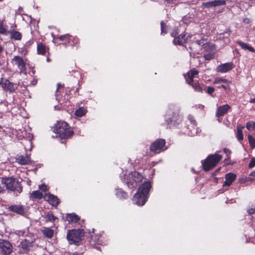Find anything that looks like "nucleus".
<instances>
[{
	"mask_svg": "<svg viewBox=\"0 0 255 255\" xmlns=\"http://www.w3.org/2000/svg\"><path fill=\"white\" fill-rule=\"evenodd\" d=\"M11 63L16 65L20 70L21 73L25 72V62L22 57L19 56H15L11 60Z\"/></svg>",
	"mask_w": 255,
	"mask_h": 255,
	"instance_id": "1a4fd4ad",
	"label": "nucleus"
},
{
	"mask_svg": "<svg viewBox=\"0 0 255 255\" xmlns=\"http://www.w3.org/2000/svg\"><path fill=\"white\" fill-rule=\"evenodd\" d=\"M178 30L177 29H174L173 31L171 33V36L175 37H177V35L178 34Z\"/></svg>",
	"mask_w": 255,
	"mask_h": 255,
	"instance_id": "79ce46f5",
	"label": "nucleus"
},
{
	"mask_svg": "<svg viewBox=\"0 0 255 255\" xmlns=\"http://www.w3.org/2000/svg\"><path fill=\"white\" fill-rule=\"evenodd\" d=\"M248 212L250 215L255 213V208H252L249 209L248 210Z\"/></svg>",
	"mask_w": 255,
	"mask_h": 255,
	"instance_id": "de8ad7c7",
	"label": "nucleus"
},
{
	"mask_svg": "<svg viewBox=\"0 0 255 255\" xmlns=\"http://www.w3.org/2000/svg\"><path fill=\"white\" fill-rule=\"evenodd\" d=\"M46 218L47 221L50 222H54L57 219V218L53 215L52 212H49L46 214Z\"/></svg>",
	"mask_w": 255,
	"mask_h": 255,
	"instance_id": "72a5a7b5",
	"label": "nucleus"
},
{
	"mask_svg": "<svg viewBox=\"0 0 255 255\" xmlns=\"http://www.w3.org/2000/svg\"><path fill=\"white\" fill-rule=\"evenodd\" d=\"M129 177L133 178L134 181L131 183L129 182L130 188L132 189L135 188L137 186V183L141 182L143 179V176L137 171L131 172L129 173Z\"/></svg>",
	"mask_w": 255,
	"mask_h": 255,
	"instance_id": "ddd939ff",
	"label": "nucleus"
},
{
	"mask_svg": "<svg viewBox=\"0 0 255 255\" xmlns=\"http://www.w3.org/2000/svg\"><path fill=\"white\" fill-rule=\"evenodd\" d=\"M79 44V39L76 36L70 35L68 42V45L78 47Z\"/></svg>",
	"mask_w": 255,
	"mask_h": 255,
	"instance_id": "c85d7f7f",
	"label": "nucleus"
},
{
	"mask_svg": "<svg viewBox=\"0 0 255 255\" xmlns=\"http://www.w3.org/2000/svg\"><path fill=\"white\" fill-rule=\"evenodd\" d=\"M42 233L46 237L51 239L53 237L54 231L49 228L44 227L42 230Z\"/></svg>",
	"mask_w": 255,
	"mask_h": 255,
	"instance_id": "cd10ccee",
	"label": "nucleus"
},
{
	"mask_svg": "<svg viewBox=\"0 0 255 255\" xmlns=\"http://www.w3.org/2000/svg\"><path fill=\"white\" fill-rule=\"evenodd\" d=\"M53 131L59 134L60 138L67 139L72 136L74 131L65 122L59 121L53 127Z\"/></svg>",
	"mask_w": 255,
	"mask_h": 255,
	"instance_id": "7ed1b4c3",
	"label": "nucleus"
},
{
	"mask_svg": "<svg viewBox=\"0 0 255 255\" xmlns=\"http://www.w3.org/2000/svg\"><path fill=\"white\" fill-rule=\"evenodd\" d=\"M116 195L120 199H126L128 197V194L122 189H117Z\"/></svg>",
	"mask_w": 255,
	"mask_h": 255,
	"instance_id": "2f4dec72",
	"label": "nucleus"
},
{
	"mask_svg": "<svg viewBox=\"0 0 255 255\" xmlns=\"http://www.w3.org/2000/svg\"><path fill=\"white\" fill-rule=\"evenodd\" d=\"M229 158H230V157H227V158H226V159L224 160V163H225V164H231V163H230V162H229Z\"/></svg>",
	"mask_w": 255,
	"mask_h": 255,
	"instance_id": "864d4df0",
	"label": "nucleus"
},
{
	"mask_svg": "<svg viewBox=\"0 0 255 255\" xmlns=\"http://www.w3.org/2000/svg\"><path fill=\"white\" fill-rule=\"evenodd\" d=\"M8 210L20 215H23L25 213V208L21 205H11L8 207Z\"/></svg>",
	"mask_w": 255,
	"mask_h": 255,
	"instance_id": "f3484780",
	"label": "nucleus"
},
{
	"mask_svg": "<svg viewBox=\"0 0 255 255\" xmlns=\"http://www.w3.org/2000/svg\"><path fill=\"white\" fill-rule=\"evenodd\" d=\"M250 175L251 176H253L254 177V178H255V171H254V172H252L251 174H250Z\"/></svg>",
	"mask_w": 255,
	"mask_h": 255,
	"instance_id": "6e6d98bb",
	"label": "nucleus"
},
{
	"mask_svg": "<svg viewBox=\"0 0 255 255\" xmlns=\"http://www.w3.org/2000/svg\"><path fill=\"white\" fill-rule=\"evenodd\" d=\"M12 245L6 241L0 242V252L3 255H9L12 252Z\"/></svg>",
	"mask_w": 255,
	"mask_h": 255,
	"instance_id": "9d476101",
	"label": "nucleus"
},
{
	"mask_svg": "<svg viewBox=\"0 0 255 255\" xmlns=\"http://www.w3.org/2000/svg\"><path fill=\"white\" fill-rule=\"evenodd\" d=\"M245 128L244 126L241 125H238L237 127V131L236 132V137L240 141L244 139L243 129Z\"/></svg>",
	"mask_w": 255,
	"mask_h": 255,
	"instance_id": "aec40b11",
	"label": "nucleus"
},
{
	"mask_svg": "<svg viewBox=\"0 0 255 255\" xmlns=\"http://www.w3.org/2000/svg\"><path fill=\"white\" fill-rule=\"evenodd\" d=\"M37 52L39 54L44 55L46 52V46L42 43L37 44Z\"/></svg>",
	"mask_w": 255,
	"mask_h": 255,
	"instance_id": "c756f323",
	"label": "nucleus"
},
{
	"mask_svg": "<svg viewBox=\"0 0 255 255\" xmlns=\"http://www.w3.org/2000/svg\"><path fill=\"white\" fill-rule=\"evenodd\" d=\"M181 120L179 110L174 106H170L166 115V121L169 127L179 124Z\"/></svg>",
	"mask_w": 255,
	"mask_h": 255,
	"instance_id": "20e7f679",
	"label": "nucleus"
},
{
	"mask_svg": "<svg viewBox=\"0 0 255 255\" xmlns=\"http://www.w3.org/2000/svg\"><path fill=\"white\" fill-rule=\"evenodd\" d=\"M203 5L205 7L208 8L212 7H214V1L204 2L203 3Z\"/></svg>",
	"mask_w": 255,
	"mask_h": 255,
	"instance_id": "58836bf2",
	"label": "nucleus"
},
{
	"mask_svg": "<svg viewBox=\"0 0 255 255\" xmlns=\"http://www.w3.org/2000/svg\"><path fill=\"white\" fill-rule=\"evenodd\" d=\"M167 3H174L178 0H165Z\"/></svg>",
	"mask_w": 255,
	"mask_h": 255,
	"instance_id": "603ef678",
	"label": "nucleus"
},
{
	"mask_svg": "<svg viewBox=\"0 0 255 255\" xmlns=\"http://www.w3.org/2000/svg\"><path fill=\"white\" fill-rule=\"evenodd\" d=\"M44 199L45 201H48L49 204L55 207L57 206L60 202L58 197L52 194H46L44 195Z\"/></svg>",
	"mask_w": 255,
	"mask_h": 255,
	"instance_id": "dca6fc26",
	"label": "nucleus"
},
{
	"mask_svg": "<svg viewBox=\"0 0 255 255\" xmlns=\"http://www.w3.org/2000/svg\"><path fill=\"white\" fill-rule=\"evenodd\" d=\"M66 218L69 223H77L80 220L78 215L74 213L67 214Z\"/></svg>",
	"mask_w": 255,
	"mask_h": 255,
	"instance_id": "5701e85b",
	"label": "nucleus"
},
{
	"mask_svg": "<svg viewBox=\"0 0 255 255\" xmlns=\"http://www.w3.org/2000/svg\"><path fill=\"white\" fill-rule=\"evenodd\" d=\"M224 152L226 154L227 157H229L231 153V151L228 149L224 148Z\"/></svg>",
	"mask_w": 255,
	"mask_h": 255,
	"instance_id": "49530a36",
	"label": "nucleus"
},
{
	"mask_svg": "<svg viewBox=\"0 0 255 255\" xmlns=\"http://www.w3.org/2000/svg\"><path fill=\"white\" fill-rule=\"evenodd\" d=\"M70 38V35L69 34H65L63 35H61L59 37L60 40L63 41V44L65 46L68 45V42L69 41V39Z\"/></svg>",
	"mask_w": 255,
	"mask_h": 255,
	"instance_id": "7c9ffc66",
	"label": "nucleus"
},
{
	"mask_svg": "<svg viewBox=\"0 0 255 255\" xmlns=\"http://www.w3.org/2000/svg\"><path fill=\"white\" fill-rule=\"evenodd\" d=\"M63 85H61L60 83H58L57 85V90L56 92L58 93L61 89H63Z\"/></svg>",
	"mask_w": 255,
	"mask_h": 255,
	"instance_id": "09e8293b",
	"label": "nucleus"
},
{
	"mask_svg": "<svg viewBox=\"0 0 255 255\" xmlns=\"http://www.w3.org/2000/svg\"><path fill=\"white\" fill-rule=\"evenodd\" d=\"M243 21L245 23H249L250 22V20L248 18H246L244 19Z\"/></svg>",
	"mask_w": 255,
	"mask_h": 255,
	"instance_id": "5fc2aeb1",
	"label": "nucleus"
},
{
	"mask_svg": "<svg viewBox=\"0 0 255 255\" xmlns=\"http://www.w3.org/2000/svg\"><path fill=\"white\" fill-rule=\"evenodd\" d=\"M43 197L44 198L43 195L38 190L33 191L29 196L30 199L32 200L41 199Z\"/></svg>",
	"mask_w": 255,
	"mask_h": 255,
	"instance_id": "4be33fe9",
	"label": "nucleus"
},
{
	"mask_svg": "<svg viewBox=\"0 0 255 255\" xmlns=\"http://www.w3.org/2000/svg\"><path fill=\"white\" fill-rule=\"evenodd\" d=\"M76 92H78V89L76 90Z\"/></svg>",
	"mask_w": 255,
	"mask_h": 255,
	"instance_id": "13d9d810",
	"label": "nucleus"
},
{
	"mask_svg": "<svg viewBox=\"0 0 255 255\" xmlns=\"http://www.w3.org/2000/svg\"><path fill=\"white\" fill-rule=\"evenodd\" d=\"M0 84L5 91H7L9 92H13L15 90L14 85L7 79H4L2 78H1L0 80Z\"/></svg>",
	"mask_w": 255,
	"mask_h": 255,
	"instance_id": "4468645a",
	"label": "nucleus"
},
{
	"mask_svg": "<svg viewBox=\"0 0 255 255\" xmlns=\"http://www.w3.org/2000/svg\"><path fill=\"white\" fill-rule=\"evenodd\" d=\"M5 192V189L4 187L0 185V193H4Z\"/></svg>",
	"mask_w": 255,
	"mask_h": 255,
	"instance_id": "3c124183",
	"label": "nucleus"
},
{
	"mask_svg": "<svg viewBox=\"0 0 255 255\" xmlns=\"http://www.w3.org/2000/svg\"><path fill=\"white\" fill-rule=\"evenodd\" d=\"M0 33L4 35H7L8 31H7L5 26L3 24L2 20L0 19Z\"/></svg>",
	"mask_w": 255,
	"mask_h": 255,
	"instance_id": "c9c22d12",
	"label": "nucleus"
},
{
	"mask_svg": "<svg viewBox=\"0 0 255 255\" xmlns=\"http://www.w3.org/2000/svg\"><path fill=\"white\" fill-rule=\"evenodd\" d=\"M186 42V38L185 34H181L176 37L173 40V43L175 45H182Z\"/></svg>",
	"mask_w": 255,
	"mask_h": 255,
	"instance_id": "412c9836",
	"label": "nucleus"
},
{
	"mask_svg": "<svg viewBox=\"0 0 255 255\" xmlns=\"http://www.w3.org/2000/svg\"><path fill=\"white\" fill-rule=\"evenodd\" d=\"M161 34H165L166 33V25L164 21L161 22Z\"/></svg>",
	"mask_w": 255,
	"mask_h": 255,
	"instance_id": "a19ab883",
	"label": "nucleus"
},
{
	"mask_svg": "<svg viewBox=\"0 0 255 255\" xmlns=\"http://www.w3.org/2000/svg\"><path fill=\"white\" fill-rule=\"evenodd\" d=\"M226 3V1L225 0H214V7L225 5Z\"/></svg>",
	"mask_w": 255,
	"mask_h": 255,
	"instance_id": "4c0bfd02",
	"label": "nucleus"
},
{
	"mask_svg": "<svg viewBox=\"0 0 255 255\" xmlns=\"http://www.w3.org/2000/svg\"><path fill=\"white\" fill-rule=\"evenodd\" d=\"M222 155L216 152L214 154L209 155L207 158L202 161V166L205 171H209L215 167L222 159Z\"/></svg>",
	"mask_w": 255,
	"mask_h": 255,
	"instance_id": "39448f33",
	"label": "nucleus"
},
{
	"mask_svg": "<svg viewBox=\"0 0 255 255\" xmlns=\"http://www.w3.org/2000/svg\"><path fill=\"white\" fill-rule=\"evenodd\" d=\"M134 181V178H130L129 177V173L127 177L126 180H125L126 183L127 184V186L129 188H130V186H129L130 183L129 182H130L131 183L132 181Z\"/></svg>",
	"mask_w": 255,
	"mask_h": 255,
	"instance_id": "ea45409f",
	"label": "nucleus"
},
{
	"mask_svg": "<svg viewBox=\"0 0 255 255\" xmlns=\"http://www.w3.org/2000/svg\"><path fill=\"white\" fill-rule=\"evenodd\" d=\"M231 83V81L222 77L216 78L214 82V84L219 85L217 87L218 89L223 88L225 91L230 90L231 88L230 84Z\"/></svg>",
	"mask_w": 255,
	"mask_h": 255,
	"instance_id": "6e6552de",
	"label": "nucleus"
},
{
	"mask_svg": "<svg viewBox=\"0 0 255 255\" xmlns=\"http://www.w3.org/2000/svg\"><path fill=\"white\" fill-rule=\"evenodd\" d=\"M250 102L252 103H255V99H252L250 100Z\"/></svg>",
	"mask_w": 255,
	"mask_h": 255,
	"instance_id": "4d7b16f0",
	"label": "nucleus"
},
{
	"mask_svg": "<svg viewBox=\"0 0 255 255\" xmlns=\"http://www.w3.org/2000/svg\"><path fill=\"white\" fill-rule=\"evenodd\" d=\"M0 182L6 189L16 193V195L22 191V186L21 182L17 178L13 177L0 178Z\"/></svg>",
	"mask_w": 255,
	"mask_h": 255,
	"instance_id": "f03ea898",
	"label": "nucleus"
},
{
	"mask_svg": "<svg viewBox=\"0 0 255 255\" xmlns=\"http://www.w3.org/2000/svg\"><path fill=\"white\" fill-rule=\"evenodd\" d=\"M33 247V242H29L27 240L22 241L18 246L20 253L26 254L30 251Z\"/></svg>",
	"mask_w": 255,
	"mask_h": 255,
	"instance_id": "9b49d317",
	"label": "nucleus"
},
{
	"mask_svg": "<svg viewBox=\"0 0 255 255\" xmlns=\"http://www.w3.org/2000/svg\"><path fill=\"white\" fill-rule=\"evenodd\" d=\"M198 74V71L195 68H193L189 71L184 75L187 83L189 85H191V83L193 82V79L196 77Z\"/></svg>",
	"mask_w": 255,
	"mask_h": 255,
	"instance_id": "2eb2a0df",
	"label": "nucleus"
},
{
	"mask_svg": "<svg viewBox=\"0 0 255 255\" xmlns=\"http://www.w3.org/2000/svg\"><path fill=\"white\" fill-rule=\"evenodd\" d=\"M189 119L191 121V122L194 125H195L196 124V121L193 119V118L191 116L189 117Z\"/></svg>",
	"mask_w": 255,
	"mask_h": 255,
	"instance_id": "8fccbe9b",
	"label": "nucleus"
},
{
	"mask_svg": "<svg viewBox=\"0 0 255 255\" xmlns=\"http://www.w3.org/2000/svg\"><path fill=\"white\" fill-rule=\"evenodd\" d=\"M234 68V65L232 62L226 63L219 65L217 67V71L220 73H226L232 70Z\"/></svg>",
	"mask_w": 255,
	"mask_h": 255,
	"instance_id": "a211bd4d",
	"label": "nucleus"
},
{
	"mask_svg": "<svg viewBox=\"0 0 255 255\" xmlns=\"http://www.w3.org/2000/svg\"><path fill=\"white\" fill-rule=\"evenodd\" d=\"M255 166V158H253L250 161L249 163V167L250 168H253Z\"/></svg>",
	"mask_w": 255,
	"mask_h": 255,
	"instance_id": "a18cd8bd",
	"label": "nucleus"
},
{
	"mask_svg": "<svg viewBox=\"0 0 255 255\" xmlns=\"http://www.w3.org/2000/svg\"><path fill=\"white\" fill-rule=\"evenodd\" d=\"M3 0H0V1H2Z\"/></svg>",
	"mask_w": 255,
	"mask_h": 255,
	"instance_id": "bf43d9fd",
	"label": "nucleus"
},
{
	"mask_svg": "<svg viewBox=\"0 0 255 255\" xmlns=\"http://www.w3.org/2000/svg\"><path fill=\"white\" fill-rule=\"evenodd\" d=\"M231 109V106L228 104L220 106L218 107L216 113V117L218 118V121L219 122H221L220 118L226 114Z\"/></svg>",
	"mask_w": 255,
	"mask_h": 255,
	"instance_id": "f8f14e48",
	"label": "nucleus"
},
{
	"mask_svg": "<svg viewBox=\"0 0 255 255\" xmlns=\"http://www.w3.org/2000/svg\"><path fill=\"white\" fill-rule=\"evenodd\" d=\"M236 175L232 173H229L225 175V181L224 183L223 187L230 186L233 181L236 179Z\"/></svg>",
	"mask_w": 255,
	"mask_h": 255,
	"instance_id": "6ab92c4d",
	"label": "nucleus"
},
{
	"mask_svg": "<svg viewBox=\"0 0 255 255\" xmlns=\"http://www.w3.org/2000/svg\"><path fill=\"white\" fill-rule=\"evenodd\" d=\"M167 149L166 141L164 139L158 138L153 142L150 146V150L154 153L157 154Z\"/></svg>",
	"mask_w": 255,
	"mask_h": 255,
	"instance_id": "423d86ee",
	"label": "nucleus"
},
{
	"mask_svg": "<svg viewBox=\"0 0 255 255\" xmlns=\"http://www.w3.org/2000/svg\"><path fill=\"white\" fill-rule=\"evenodd\" d=\"M151 187L149 181H145L141 184L132 198L133 203L138 206L143 205L147 200L148 192Z\"/></svg>",
	"mask_w": 255,
	"mask_h": 255,
	"instance_id": "f257e3e1",
	"label": "nucleus"
},
{
	"mask_svg": "<svg viewBox=\"0 0 255 255\" xmlns=\"http://www.w3.org/2000/svg\"><path fill=\"white\" fill-rule=\"evenodd\" d=\"M236 43L239 44L243 49L248 50L251 52H255V49L248 44L244 43L240 40L237 41Z\"/></svg>",
	"mask_w": 255,
	"mask_h": 255,
	"instance_id": "bb28decb",
	"label": "nucleus"
},
{
	"mask_svg": "<svg viewBox=\"0 0 255 255\" xmlns=\"http://www.w3.org/2000/svg\"><path fill=\"white\" fill-rule=\"evenodd\" d=\"M249 142L250 145V146L252 149L255 147V139L253 137L251 134H249L248 136Z\"/></svg>",
	"mask_w": 255,
	"mask_h": 255,
	"instance_id": "e433bc0d",
	"label": "nucleus"
},
{
	"mask_svg": "<svg viewBox=\"0 0 255 255\" xmlns=\"http://www.w3.org/2000/svg\"><path fill=\"white\" fill-rule=\"evenodd\" d=\"M214 91H215L214 88L212 87H210V86L207 87V92L209 94H210V95L212 94Z\"/></svg>",
	"mask_w": 255,
	"mask_h": 255,
	"instance_id": "37998d69",
	"label": "nucleus"
},
{
	"mask_svg": "<svg viewBox=\"0 0 255 255\" xmlns=\"http://www.w3.org/2000/svg\"><path fill=\"white\" fill-rule=\"evenodd\" d=\"M83 236V234L82 230H72L68 232L67 238L70 242V244L78 245L82 240Z\"/></svg>",
	"mask_w": 255,
	"mask_h": 255,
	"instance_id": "0eeeda50",
	"label": "nucleus"
},
{
	"mask_svg": "<svg viewBox=\"0 0 255 255\" xmlns=\"http://www.w3.org/2000/svg\"><path fill=\"white\" fill-rule=\"evenodd\" d=\"M192 87L194 89L195 91L199 92H202V88L200 86L199 83L198 82H195L194 83H191Z\"/></svg>",
	"mask_w": 255,
	"mask_h": 255,
	"instance_id": "f704fd0d",
	"label": "nucleus"
},
{
	"mask_svg": "<svg viewBox=\"0 0 255 255\" xmlns=\"http://www.w3.org/2000/svg\"><path fill=\"white\" fill-rule=\"evenodd\" d=\"M239 3L241 6H243L244 8L248 9L250 6H252L254 3L253 0H239Z\"/></svg>",
	"mask_w": 255,
	"mask_h": 255,
	"instance_id": "b1692460",
	"label": "nucleus"
},
{
	"mask_svg": "<svg viewBox=\"0 0 255 255\" xmlns=\"http://www.w3.org/2000/svg\"><path fill=\"white\" fill-rule=\"evenodd\" d=\"M17 162L21 165H25L28 164L30 162V157L28 155L20 156L16 159Z\"/></svg>",
	"mask_w": 255,
	"mask_h": 255,
	"instance_id": "393cba45",
	"label": "nucleus"
},
{
	"mask_svg": "<svg viewBox=\"0 0 255 255\" xmlns=\"http://www.w3.org/2000/svg\"><path fill=\"white\" fill-rule=\"evenodd\" d=\"M8 33L10 34V37L12 39H13L15 40H20L21 39L22 34L20 32L17 31L12 30L9 32H8Z\"/></svg>",
	"mask_w": 255,
	"mask_h": 255,
	"instance_id": "a878e982",
	"label": "nucleus"
},
{
	"mask_svg": "<svg viewBox=\"0 0 255 255\" xmlns=\"http://www.w3.org/2000/svg\"><path fill=\"white\" fill-rule=\"evenodd\" d=\"M86 113L87 110L83 107H81L76 111L75 115L77 117H81L84 116Z\"/></svg>",
	"mask_w": 255,
	"mask_h": 255,
	"instance_id": "473e14b6",
	"label": "nucleus"
},
{
	"mask_svg": "<svg viewBox=\"0 0 255 255\" xmlns=\"http://www.w3.org/2000/svg\"><path fill=\"white\" fill-rule=\"evenodd\" d=\"M39 189L43 191H46L47 190V186L45 184H41L39 186Z\"/></svg>",
	"mask_w": 255,
	"mask_h": 255,
	"instance_id": "c03bdc74",
	"label": "nucleus"
}]
</instances>
